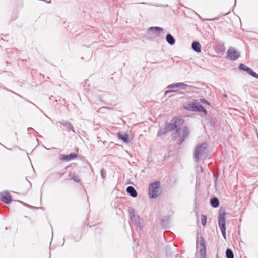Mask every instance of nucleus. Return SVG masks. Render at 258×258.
<instances>
[{
  "instance_id": "obj_1",
  "label": "nucleus",
  "mask_w": 258,
  "mask_h": 258,
  "mask_svg": "<svg viewBox=\"0 0 258 258\" xmlns=\"http://www.w3.org/2000/svg\"><path fill=\"white\" fill-rule=\"evenodd\" d=\"M184 122V120L180 118H176L173 123L166 122L163 129L162 128L159 129L157 133L158 137H162L169 131L173 130H176V133L179 134V127H181L183 125Z\"/></svg>"
},
{
  "instance_id": "obj_2",
  "label": "nucleus",
  "mask_w": 258,
  "mask_h": 258,
  "mask_svg": "<svg viewBox=\"0 0 258 258\" xmlns=\"http://www.w3.org/2000/svg\"><path fill=\"white\" fill-rule=\"evenodd\" d=\"M181 127H179V133L178 134L175 132V137L178 141L179 145L182 144L183 141L188 137L190 134V130L187 126H184L182 130Z\"/></svg>"
},
{
  "instance_id": "obj_3",
  "label": "nucleus",
  "mask_w": 258,
  "mask_h": 258,
  "mask_svg": "<svg viewBox=\"0 0 258 258\" xmlns=\"http://www.w3.org/2000/svg\"><path fill=\"white\" fill-rule=\"evenodd\" d=\"M207 149V144L206 143L199 144L196 146L194 150V157L196 161H198L200 157L206 152Z\"/></svg>"
},
{
  "instance_id": "obj_4",
  "label": "nucleus",
  "mask_w": 258,
  "mask_h": 258,
  "mask_svg": "<svg viewBox=\"0 0 258 258\" xmlns=\"http://www.w3.org/2000/svg\"><path fill=\"white\" fill-rule=\"evenodd\" d=\"M218 222L222 235L226 239L225 213L224 211H220L218 214Z\"/></svg>"
},
{
  "instance_id": "obj_5",
  "label": "nucleus",
  "mask_w": 258,
  "mask_h": 258,
  "mask_svg": "<svg viewBox=\"0 0 258 258\" xmlns=\"http://www.w3.org/2000/svg\"><path fill=\"white\" fill-rule=\"evenodd\" d=\"M159 182H154L150 183L149 187L148 194L151 198H156L160 195L159 193Z\"/></svg>"
},
{
  "instance_id": "obj_6",
  "label": "nucleus",
  "mask_w": 258,
  "mask_h": 258,
  "mask_svg": "<svg viewBox=\"0 0 258 258\" xmlns=\"http://www.w3.org/2000/svg\"><path fill=\"white\" fill-rule=\"evenodd\" d=\"M197 249H199V258H207V252L204 239L202 237L200 238L199 241H197Z\"/></svg>"
},
{
  "instance_id": "obj_7",
  "label": "nucleus",
  "mask_w": 258,
  "mask_h": 258,
  "mask_svg": "<svg viewBox=\"0 0 258 258\" xmlns=\"http://www.w3.org/2000/svg\"><path fill=\"white\" fill-rule=\"evenodd\" d=\"M227 56L231 60L235 61L240 57V53L235 48L231 47L227 52Z\"/></svg>"
},
{
  "instance_id": "obj_8",
  "label": "nucleus",
  "mask_w": 258,
  "mask_h": 258,
  "mask_svg": "<svg viewBox=\"0 0 258 258\" xmlns=\"http://www.w3.org/2000/svg\"><path fill=\"white\" fill-rule=\"evenodd\" d=\"M238 68L240 70L246 72L248 74L258 79V74L247 66L244 64H240Z\"/></svg>"
},
{
  "instance_id": "obj_9",
  "label": "nucleus",
  "mask_w": 258,
  "mask_h": 258,
  "mask_svg": "<svg viewBox=\"0 0 258 258\" xmlns=\"http://www.w3.org/2000/svg\"><path fill=\"white\" fill-rule=\"evenodd\" d=\"M188 86L184 83H177L168 85L167 88L169 89H173L176 88H181L183 90H185Z\"/></svg>"
},
{
  "instance_id": "obj_10",
  "label": "nucleus",
  "mask_w": 258,
  "mask_h": 258,
  "mask_svg": "<svg viewBox=\"0 0 258 258\" xmlns=\"http://www.w3.org/2000/svg\"><path fill=\"white\" fill-rule=\"evenodd\" d=\"M77 157V155L75 153H72L67 155L60 154L59 156V159L63 161H70L76 159Z\"/></svg>"
},
{
  "instance_id": "obj_11",
  "label": "nucleus",
  "mask_w": 258,
  "mask_h": 258,
  "mask_svg": "<svg viewBox=\"0 0 258 258\" xmlns=\"http://www.w3.org/2000/svg\"><path fill=\"white\" fill-rule=\"evenodd\" d=\"M1 200L6 204H10L12 200L11 195L7 191L1 193Z\"/></svg>"
},
{
  "instance_id": "obj_12",
  "label": "nucleus",
  "mask_w": 258,
  "mask_h": 258,
  "mask_svg": "<svg viewBox=\"0 0 258 258\" xmlns=\"http://www.w3.org/2000/svg\"><path fill=\"white\" fill-rule=\"evenodd\" d=\"M58 123L62 126H64L67 130L69 131H72L74 133H76V131L74 128L72 124L69 121H66L64 120H61L59 121Z\"/></svg>"
},
{
  "instance_id": "obj_13",
  "label": "nucleus",
  "mask_w": 258,
  "mask_h": 258,
  "mask_svg": "<svg viewBox=\"0 0 258 258\" xmlns=\"http://www.w3.org/2000/svg\"><path fill=\"white\" fill-rule=\"evenodd\" d=\"M194 109V111H198V112H202L205 114H207V110L204 108L203 106H202L200 104H197L195 103V106H192Z\"/></svg>"
},
{
  "instance_id": "obj_14",
  "label": "nucleus",
  "mask_w": 258,
  "mask_h": 258,
  "mask_svg": "<svg viewBox=\"0 0 258 258\" xmlns=\"http://www.w3.org/2000/svg\"><path fill=\"white\" fill-rule=\"evenodd\" d=\"M191 47L192 49L197 53H199L201 51V46L199 42L197 41L192 42Z\"/></svg>"
},
{
  "instance_id": "obj_15",
  "label": "nucleus",
  "mask_w": 258,
  "mask_h": 258,
  "mask_svg": "<svg viewBox=\"0 0 258 258\" xmlns=\"http://www.w3.org/2000/svg\"><path fill=\"white\" fill-rule=\"evenodd\" d=\"M127 192L132 197L135 198L137 196L138 194L134 187L133 186H128L126 188Z\"/></svg>"
},
{
  "instance_id": "obj_16",
  "label": "nucleus",
  "mask_w": 258,
  "mask_h": 258,
  "mask_svg": "<svg viewBox=\"0 0 258 258\" xmlns=\"http://www.w3.org/2000/svg\"><path fill=\"white\" fill-rule=\"evenodd\" d=\"M130 219L132 222L134 223L135 225L138 226H140V220L139 216L137 215H133L132 217L130 218Z\"/></svg>"
},
{
  "instance_id": "obj_17",
  "label": "nucleus",
  "mask_w": 258,
  "mask_h": 258,
  "mask_svg": "<svg viewBox=\"0 0 258 258\" xmlns=\"http://www.w3.org/2000/svg\"><path fill=\"white\" fill-rule=\"evenodd\" d=\"M210 204L213 208H217L219 205V199L216 197L212 198L210 199Z\"/></svg>"
},
{
  "instance_id": "obj_18",
  "label": "nucleus",
  "mask_w": 258,
  "mask_h": 258,
  "mask_svg": "<svg viewBox=\"0 0 258 258\" xmlns=\"http://www.w3.org/2000/svg\"><path fill=\"white\" fill-rule=\"evenodd\" d=\"M166 39L167 42L171 45H174L175 43V39L170 34H167Z\"/></svg>"
},
{
  "instance_id": "obj_19",
  "label": "nucleus",
  "mask_w": 258,
  "mask_h": 258,
  "mask_svg": "<svg viewBox=\"0 0 258 258\" xmlns=\"http://www.w3.org/2000/svg\"><path fill=\"white\" fill-rule=\"evenodd\" d=\"M117 136L119 139L122 140L125 143L128 142V136L127 134H121L120 133H117Z\"/></svg>"
},
{
  "instance_id": "obj_20",
  "label": "nucleus",
  "mask_w": 258,
  "mask_h": 258,
  "mask_svg": "<svg viewBox=\"0 0 258 258\" xmlns=\"http://www.w3.org/2000/svg\"><path fill=\"white\" fill-rule=\"evenodd\" d=\"M149 31L155 30V31H156L158 33L157 34H156L155 35L156 36H158L159 35V34L163 31V29L161 27L155 26V27H150L149 29Z\"/></svg>"
},
{
  "instance_id": "obj_21",
  "label": "nucleus",
  "mask_w": 258,
  "mask_h": 258,
  "mask_svg": "<svg viewBox=\"0 0 258 258\" xmlns=\"http://www.w3.org/2000/svg\"><path fill=\"white\" fill-rule=\"evenodd\" d=\"M69 176L75 182L79 183L80 182L79 177L75 174L70 173Z\"/></svg>"
},
{
  "instance_id": "obj_22",
  "label": "nucleus",
  "mask_w": 258,
  "mask_h": 258,
  "mask_svg": "<svg viewBox=\"0 0 258 258\" xmlns=\"http://www.w3.org/2000/svg\"><path fill=\"white\" fill-rule=\"evenodd\" d=\"M226 258H234V254L232 250L228 248L226 251Z\"/></svg>"
},
{
  "instance_id": "obj_23",
  "label": "nucleus",
  "mask_w": 258,
  "mask_h": 258,
  "mask_svg": "<svg viewBox=\"0 0 258 258\" xmlns=\"http://www.w3.org/2000/svg\"><path fill=\"white\" fill-rule=\"evenodd\" d=\"M192 106H195V103L194 102L189 103L186 106H184V108L187 110L194 111V110H193L194 108L192 107Z\"/></svg>"
},
{
  "instance_id": "obj_24",
  "label": "nucleus",
  "mask_w": 258,
  "mask_h": 258,
  "mask_svg": "<svg viewBox=\"0 0 258 258\" xmlns=\"http://www.w3.org/2000/svg\"><path fill=\"white\" fill-rule=\"evenodd\" d=\"M201 223L203 226H205L207 222V217L206 215L202 214L201 215Z\"/></svg>"
},
{
  "instance_id": "obj_25",
  "label": "nucleus",
  "mask_w": 258,
  "mask_h": 258,
  "mask_svg": "<svg viewBox=\"0 0 258 258\" xmlns=\"http://www.w3.org/2000/svg\"><path fill=\"white\" fill-rule=\"evenodd\" d=\"M128 213H129V216L130 218L132 217L133 215H136L135 214V210L133 208H130L128 209Z\"/></svg>"
},
{
  "instance_id": "obj_26",
  "label": "nucleus",
  "mask_w": 258,
  "mask_h": 258,
  "mask_svg": "<svg viewBox=\"0 0 258 258\" xmlns=\"http://www.w3.org/2000/svg\"><path fill=\"white\" fill-rule=\"evenodd\" d=\"M168 221V217L167 216H165L163 217L162 219V225L165 224Z\"/></svg>"
},
{
  "instance_id": "obj_27",
  "label": "nucleus",
  "mask_w": 258,
  "mask_h": 258,
  "mask_svg": "<svg viewBox=\"0 0 258 258\" xmlns=\"http://www.w3.org/2000/svg\"><path fill=\"white\" fill-rule=\"evenodd\" d=\"M100 173H101V177L103 179H104L106 176V172H105V171L102 169L100 171Z\"/></svg>"
},
{
  "instance_id": "obj_28",
  "label": "nucleus",
  "mask_w": 258,
  "mask_h": 258,
  "mask_svg": "<svg viewBox=\"0 0 258 258\" xmlns=\"http://www.w3.org/2000/svg\"><path fill=\"white\" fill-rule=\"evenodd\" d=\"M200 101L201 103H202L203 104H207L208 105H210V104L209 102H208L207 100H205L204 99H201L200 100Z\"/></svg>"
},
{
  "instance_id": "obj_29",
  "label": "nucleus",
  "mask_w": 258,
  "mask_h": 258,
  "mask_svg": "<svg viewBox=\"0 0 258 258\" xmlns=\"http://www.w3.org/2000/svg\"><path fill=\"white\" fill-rule=\"evenodd\" d=\"M174 92V91H170V90L166 91H165V95H167L168 94L170 93H171V92Z\"/></svg>"
},
{
  "instance_id": "obj_30",
  "label": "nucleus",
  "mask_w": 258,
  "mask_h": 258,
  "mask_svg": "<svg viewBox=\"0 0 258 258\" xmlns=\"http://www.w3.org/2000/svg\"><path fill=\"white\" fill-rule=\"evenodd\" d=\"M58 175L60 176V177H61L63 173H58Z\"/></svg>"
},
{
  "instance_id": "obj_31",
  "label": "nucleus",
  "mask_w": 258,
  "mask_h": 258,
  "mask_svg": "<svg viewBox=\"0 0 258 258\" xmlns=\"http://www.w3.org/2000/svg\"><path fill=\"white\" fill-rule=\"evenodd\" d=\"M189 87L190 88H192L193 87H192V86H189Z\"/></svg>"
}]
</instances>
